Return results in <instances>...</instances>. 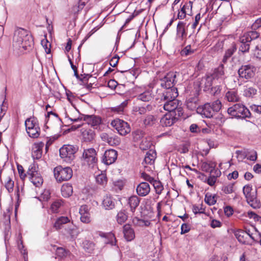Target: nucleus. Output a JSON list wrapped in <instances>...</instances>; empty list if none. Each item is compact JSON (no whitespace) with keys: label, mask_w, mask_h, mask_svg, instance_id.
<instances>
[{"label":"nucleus","mask_w":261,"mask_h":261,"mask_svg":"<svg viewBox=\"0 0 261 261\" xmlns=\"http://www.w3.org/2000/svg\"><path fill=\"white\" fill-rule=\"evenodd\" d=\"M138 99L145 102H148L153 99V94L151 90H146L138 95Z\"/></svg>","instance_id":"33"},{"label":"nucleus","mask_w":261,"mask_h":261,"mask_svg":"<svg viewBox=\"0 0 261 261\" xmlns=\"http://www.w3.org/2000/svg\"><path fill=\"white\" fill-rule=\"evenodd\" d=\"M234 236L241 243L243 244H248V235L244 230L241 229L237 230L234 232Z\"/></svg>","instance_id":"28"},{"label":"nucleus","mask_w":261,"mask_h":261,"mask_svg":"<svg viewBox=\"0 0 261 261\" xmlns=\"http://www.w3.org/2000/svg\"><path fill=\"white\" fill-rule=\"evenodd\" d=\"M225 98L229 102H235L240 100V97L236 90H230L226 94Z\"/></svg>","instance_id":"27"},{"label":"nucleus","mask_w":261,"mask_h":261,"mask_svg":"<svg viewBox=\"0 0 261 261\" xmlns=\"http://www.w3.org/2000/svg\"><path fill=\"white\" fill-rule=\"evenodd\" d=\"M228 113L235 117L246 118L249 117L250 113L245 106L237 103L230 107L227 110Z\"/></svg>","instance_id":"5"},{"label":"nucleus","mask_w":261,"mask_h":261,"mask_svg":"<svg viewBox=\"0 0 261 261\" xmlns=\"http://www.w3.org/2000/svg\"><path fill=\"white\" fill-rule=\"evenodd\" d=\"M122 232L124 238L127 242H131L135 238L134 229L129 224H126L123 226Z\"/></svg>","instance_id":"21"},{"label":"nucleus","mask_w":261,"mask_h":261,"mask_svg":"<svg viewBox=\"0 0 261 261\" xmlns=\"http://www.w3.org/2000/svg\"><path fill=\"white\" fill-rule=\"evenodd\" d=\"M156 122V118L153 115H148L144 120V124L145 125H152Z\"/></svg>","instance_id":"52"},{"label":"nucleus","mask_w":261,"mask_h":261,"mask_svg":"<svg viewBox=\"0 0 261 261\" xmlns=\"http://www.w3.org/2000/svg\"><path fill=\"white\" fill-rule=\"evenodd\" d=\"M176 72L171 71L161 80V86L164 88H175L174 85L177 82Z\"/></svg>","instance_id":"12"},{"label":"nucleus","mask_w":261,"mask_h":261,"mask_svg":"<svg viewBox=\"0 0 261 261\" xmlns=\"http://www.w3.org/2000/svg\"><path fill=\"white\" fill-rule=\"evenodd\" d=\"M72 169L68 167L58 166L54 170V176L57 181L60 182L70 179L72 176Z\"/></svg>","instance_id":"3"},{"label":"nucleus","mask_w":261,"mask_h":261,"mask_svg":"<svg viewBox=\"0 0 261 261\" xmlns=\"http://www.w3.org/2000/svg\"><path fill=\"white\" fill-rule=\"evenodd\" d=\"M33 44V38L29 31L18 27L15 28L13 37L14 47L27 50L29 49Z\"/></svg>","instance_id":"1"},{"label":"nucleus","mask_w":261,"mask_h":261,"mask_svg":"<svg viewBox=\"0 0 261 261\" xmlns=\"http://www.w3.org/2000/svg\"><path fill=\"white\" fill-rule=\"evenodd\" d=\"M77 148L71 145H65L60 150V156L64 161L68 163H71L75 159V153Z\"/></svg>","instance_id":"4"},{"label":"nucleus","mask_w":261,"mask_h":261,"mask_svg":"<svg viewBox=\"0 0 261 261\" xmlns=\"http://www.w3.org/2000/svg\"><path fill=\"white\" fill-rule=\"evenodd\" d=\"M252 186L249 185H246L244 187L243 191L246 200L248 198H251L252 195H255L252 193Z\"/></svg>","instance_id":"47"},{"label":"nucleus","mask_w":261,"mask_h":261,"mask_svg":"<svg viewBox=\"0 0 261 261\" xmlns=\"http://www.w3.org/2000/svg\"><path fill=\"white\" fill-rule=\"evenodd\" d=\"M256 93V90L253 87H249L244 90V94L246 96L250 97L255 95Z\"/></svg>","instance_id":"61"},{"label":"nucleus","mask_w":261,"mask_h":261,"mask_svg":"<svg viewBox=\"0 0 261 261\" xmlns=\"http://www.w3.org/2000/svg\"><path fill=\"white\" fill-rule=\"evenodd\" d=\"M208 74L213 77L214 84L223 83L225 77L224 65L223 64L220 65L217 68L214 69L212 73Z\"/></svg>","instance_id":"14"},{"label":"nucleus","mask_w":261,"mask_h":261,"mask_svg":"<svg viewBox=\"0 0 261 261\" xmlns=\"http://www.w3.org/2000/svg\"><path fill=\"white\" fill-rule=\"evenodd\" d=\"M117 158V152L114 149H109L105 151L103 162L105 164L111 165L114 163Z\"/></svg>","instance_id":"18"},{"label":"nucleus","mask_w":261,"mask_h":261,"mask_svg":"<svg viewBox=\"0 0 261 261\" xmlns=\"http://www.w3.org/2000/svg\"><path fill=\"white\" fill-rule=\"evenodd\" d=\"M116 219L117 222L121 224L124 223L127 219V215L124 211L119 212L117 215Z\"/></svg>","instance_id":"45"},{"label":"nucleus","mask_w":261,"mask_h":261,"mask_svg":"<svg viewBox=\"0 0 261 261\" xmlns=\"http://www.w3.org/2000/svg\"><path fill=\"white\" fill-rule=\"evenodd\" d=\"M83 120L90 125L93 129H97L98 131H101V125L102 124V119L100 117L94 115H84Z\"/></svg>","instance_id":"10"},{"label":"nucleus","mask_w":261,"mask_h":261,"mask_svg":"<svg viewBox=\"0 0 261 261\" xmlns=\"http://www.w3.org/2000/svg\"><path fill=\"white\" fill-rule=\"evenodd\" d=\"M99 235L106 239L105 241L106 244H110L112 246L116 245L117 240L114 233L99 232Z\"/></svg>","instance_id":"26"},{"label":"nucleus","mask_w":261,"mask_h":261,"mask_svg":"<svg viewBox=\"0 0 261 261\" xmlns=\"http://www.w3.org/2000/svg\"><path fill=\"white\" fill-rule=\"evenodd\" d=\"M133 223L135 225L140 227L149 226L150 225V221L139 219L137 217L133 219Z\"/></svg>","instance_id":"44"},{"label":"nucleus","mask_w":261,"mask_h":261,"mask_svg":"<svg viewBox=\"0 0 261 261\" xmlns=\"http://www.w3.org/2000/svg\"><path fill=\"white\" fill-rule=\"evenodd\" d=\"M150 191V187L146 182H142L139 184L136 188V192L137 194L141 197H144L147 195Z\"/></svg>","instance_id":"22"},{"label":"nucleus","mask_w":261,"mask_h":261,"mask_svg":"<svg viewBox=\"0 0 261 261\" xmlns=\"http://www.w3.org/2000/svg\"><path fill=\"white\" fill-rule=\"evenodd\" d=\"M202 82H204V88L205 90L210 89L213 83H214L213 77L210 76L208 73L203 79Z\"/></svg>","instance_id":"43"},{"label":"nucleus","mask_w":261,"mask_h":261,"mask_svg":"<svg viewBox=\"0 0 261 261\" xmlns=\"http://www.w3.org/2000/svg\"><path fill=\"white\" fill-rule=\"evenodd\" d=\"M244 38V36L243 35L240 38L241 45L239 47V50L243 53L248 52L250 49V42H249L247 39L246 41Z\"/></svg>","instance_id":"31"},{"label":"nucleus","mask_w":261,"mask_h":261,"mask_svg":"<svg viewBox=\"0 0 261 261\" xmlns=\"http://www.w3.org/2000/svg\"><path fill=\"white\" fill-rule=\"evenodd\" d=\"M73 192L72 186L68 184L63 185L61 187L62 195L64 197L70 196Z\"/></svg>","instance_id":"36"},{"label":"nucleus","mask_w":261,"mask_h":261,"mask_svg":"<svg viewBox=\"0 0 261 261\" xmlns=\"http://www.w3.org/2000/svg\"><path fill=\"white\" fill-rule=\"evenodd\" d=\"M151 184L154 187L156 193L158 195L161 194L164 189L162 183L160 181L154 179Z\"/></svg>","instance_id":"49"},{"label":"nucleus","mask_w":261,"mask_h":261,"mask_svg":"<svg viewBox=\"0 0 261 261\" xmlns=\"http://www.w3.org/2000/svg\"><path fill=\"white\" fill-rule=\"evenodd\" d=\"M70 222L67 217L62 216L57 219L54 223V227L57 230L62 228V225Z\"/></svg>","instance_id":"34"},{"label":"nucleus","mask_w":261,"mask_h":261,"mask_svg":"<svg viewBox=\"0 0 261 261\" xmlns=\"http://www.w3.org/2000/svg\"><path fill=\"white\" fill-rule=\"evenodd\" d=\"M128 105V100H125L123 101L120 105L113 107L111 108V111L117 114H121L123 111L124 109Z\"/></svg>","instance_id":"39"},{"label":"nucleus","mask_w":261,"mask_h":261,"mask_svg":"<svg viewBox=\"0 0 261 261\" xmlns=\"http://www.w3.org/2000/svg\"><path fill=\"white\" fill-rule=\"evenodd\" d=\"M90 0H79L77 5L74 6L72 8L71 11L74 14L79 13L86 6Z\"/></svg>","instance_id":"38"},{"label":"nucleus","mask_w":261,"mask_h":261,"mask_svg":"<svg viewBox=\"0 0 261 261\" xmlns=\"http://www.w3.org/2000/svg\"><path fill=\"white\" fill-rule=\"evenodd\" d=\"M29 136L33 138H38L40 133V128L39 126L35 127L34 128L29 129L27 131Z\"/></svg>","instance_id":"46"},{"label":"nucleus","mask_w":261,"mask_h":261,"mask_svg":"<svg viewBox=\"0 0 261 261\" xmlns=\"http://www.w3.org/2000/svg\"><path fill=\"white\" fill-rule=\"evenodd\" d=\"M221 102L217 100L212 103H206L197 109V113L205 118L212 117L215 113L218 112L221 108Z\"/></svg>","instance_id":"2"},{"label":"nucleus","mask_w":261,"mask_h":261,"mask_svg":"<svg viewBox=\"0 0 261 261\" xmlns=\"http://www.w3.org/2000/svg\"><path fill=\"white\" fill-rule=\"evenodd\" d=\"M191 230V225L188 223H183L181 226L180 234H185Z\"/></svg>","instance_id":"64"},{"label":"nucleus","mask_w":261,"mask_h":261,"mask_svg":"<svg viewBox=\"0 0 261 261\" xmlns=\"http://www.w3.org/2000/svg\"><path fill=\"white\" fill-rule=\"evenodd\" d=\"M192 211L195 214L205 213V209L202 207V204L200 205V206L194 205L193 206Z\"/></svg>","instance_id":"58"},{"label":"nucleus","mask_w":261,"mask_h":261,"mask_svg":"<svg viewBox=\"0 0 261 261\" xmlns=\"http://www.w3.org/2000/svg\"><path fill=\"white\" fill-rule=\"evenodd\" d=\"M41 45L43 47V48L45 49V51L46 54H49L50 53V44L49 42L47 41L46 39H43L41 41Z\"/></svg>","instance_id":"56"},{"label":"nucleus","mask_w":261,"mask_h":261,"mask_svg":"<svg viewBox=\"0 0 261 261\" xmlns=\"http://www.w3.org/2000/svg\"><path fill=\"white\" fill-rule=\"evenodd\" d=\"M133 136L135 141H138L143 137V133L141 130H137L133 133Z\"/></svg>","instance_id":"59"},{"label":"nucleus","mask_w":261,"mask_h":261,"mask_svg":"<svg viewBox=\"0 0 261 261\" xmlns=\"http://www.w3.org/2000/svg\"><path fill=\"white\" fill-rule=\"evenodd\" d=\"M1 181L9 193H12L14 190V181L10 175H6L1 178Z\"/></svg>","instance_id":"24"},{"label":"nucleus","mask_w":261,"mask_h":261,"mask_svg":"<svg viewBox=\"0 0 261 261\" xmlns=\"http://www.w3.org/2000/svg\"><path fill=\"white\" fill-rule=\"evenodd\" d=\"M44 144L42 142L34 143L32 148V157L34 160H39L42 155V149Z\"/></svg>","instance_id":"20"},{"label":"nucleus","mask_w":261,"mask_h":261,"mask_svg":"<svg viewBox=\"0 0 261 261\" xmlns=\"http://www.w3.org/2000/svg\"><path fill=\"white\" fill-rule=\"evenodd\" d=\"M102 206L106 210H112L115 207V201L113 197L110 195H106L103 197Z\"/></svg>","instance_id":"25"},{"label":"nucleus","mask_w":261,"mask_h":261,"mask_svg":"<svg viewBox=\"0 0 261 261\" xmlns=\"http://www.w3.org/2000/svg\"><path fill=\"white\" fill-rule=\"evenodd\" d=\"M193 2L190 1L185 3L184 4L180 5V8L178 10L177 18L179 19H184L186 17V15L192 16Z\"/></svg>","instance_id":"13"},{"label":"nucleus","mask_w":261,"mask_h":261,"mask_svg":"<svg viewBox=\"0 0 261 261\" xmlns=\"http://www.w3.org/2000/svg\"><path fill=\"white\" fill-rule=\"evenodd\" d=\"M132 111L136 115L138 114L143 115L147 112L146 107L137 105L133 107Z\"/></svg>","instance_id":"50"},{"label":"nucleus","mask_w":261,"mask_h":261,"mask_svg":"<svg viewBox=\"0 0 261 261\" xmlns=\"http://www.w3.org/2000/svg\"><path fill=\"white\" fill-rule=\"evenodd\" d=\"M96 156V150L93 148L85 149L83 153L85 162L92 167H94L97 163V158Z\"/></svg>","instance_id":"11"},{"label":"nucleus","mask_w":261,"mask_h":261,"mask_svg":"<svg viewBox=\"0 0 261 261\" xmlns=\"http://www.w3.org/2000/svg\"><path fill=\"white\" fill-rule=\"evenodd\" d=\"M80 220L82 222L85 224H89L91 222L90 214L80 215Z\"/></svg>","instance_id":"60"},{"label":"nucleus","mask_w":261,"mask_h":261,"mask_svg":"<svg viewBox=\"0 0 261 261\" xmlns=\"http://www.w3.org/2000/svg\"><path fill=\"white\" fill-rule=\"evenodd\" d=\"M111 124L121 136H125L130 132L131 129L129 125L123 120L114 119L111 122Z\"/></svg>","instance_id":"8"},{"label":"nucleus","mask_w":261,"mask_h":261,"mask_svg":"<svg viewBox=\"0 0 261 261\" xmlns=\"http://www.w3.org/2000/svg\"><path fill=\"white\" fill-rule=\"evenodd\" d=\"M255 72L256 68L250 64L242 65L238 70L239 76L246 80L253 77Z\"/></svg>","instance_id":"9"},{"label":"nucleus","mask_w":261,"mask_h":261,"mask_svg":"<svg viewBox=\"0 0 261 261\" xmlns=\"http://www.w3.org/2000/svg\"><path fill=\"white\" fill-rule=\"evenodd\" d=\"M244 39L246 41V39L249 42L253 40L257 39L259 37V33L256 31H249L246 33L243 34Z\"/></svg>","instance_id":"42"},{"label":"nucleus","mask_w":261,"mask_h":261,"mask_svg":"<svg viewBox=\"0 0 261 261\" xmlns=\"http://www.w3.org/2000/svg\"><path fill=\"white\" fill-rule=\"evenodd\" d=\"M204 201L209 205H214L217 202L216 195L207 193L205 195Z\"/></svg>","instance_id":"40"},{"label":"nucleus","mask_w":261,"mask_h":261,"mask_svg":"<svg viewBox=\"0 0 261 261\" xmlns=\"http://www.w3.org/2000/svg\"><path fill=\"white\" fill-rule=\"evenodd\" d=\"M96 182L102 186H105L107 184V177L106 174L101 173L96 177Z\"/></svg>","instance_id":"48"},{"label":"nucleus","mask_w":261,"mask_h":261,"mask_svg":"<svg viewBox=\"0 0 261 261\" xmlns=\"http://www.w3.org/2000/svg\"><path fill=\"white\" fill-rule=\"evenodd\" d=\"M194 53V50H191L190 45L186 46L181 51L182 56H188Z\"/></svg>","instance_id":"62"},{"label":"nucleus","mask_w":261,"mask_h":261,"mask_svg":"<svg viewBox=\"0 0 261 261\" xmlns=\"http://www.w3.org/2000/svg\"><path fill=\"white\" fill-rule=\"evenodd\" d=\"M63 201L62 200H57L54 202L51 205V210L54 213H57L59 208L62 205Z\"/></svg>","instance_id":"51"},{"label":"nucleus","mask_w":261,"mask_h":261,"mask_svg":"<svg viewBox=\"0 0 261 261\" xmlns=\"http://www.w3.org/2000/svg\"><path fill=\"white\" fill-rule=\"evenodd\" d=\"M140 199L136 195H132L127 200V206L130 208V211L134 213L139 206Z\"/></svg>","instance_id":"23"},{"label":"nucleus","mask_w":261,"mask_h":261,"mask_svg":"<svg viewBox=\"0 0 261 261\" xmlns=\"http://www.w3.org/2000/svg\"><path fill=\"white\" fill-rule=\"evenodd\" d=\"M107 143L111 146L118 145L120 143V140L117 136H110Z\"/></svg>","instance_id":"55"},{"label":"nucleus","mask_w":261,"mask_h":261,"mask_svg":"<svg viewBox=\"0 0 261 261\" xmlns=\"http://www.w3.org/2000/svg\"><path fill=\"white\" fill-rule=\"evenodd\" d=\"M164 109L168 111V113H172L178 117L182 114V108L181 107V103L177 99H172L165 101Z\"/></svg>","instance_id":"6"},{"label":"nucleus","mask_w":261,"mask_h":261,"mask_svg":"<svg viewBox=\"0 0 261 261\" xmlns=\"http://www.w3.org/2000/svg\"><path fill=\"white\" fill-rule=\"evenodd\" d=\"M161 96V100L163 101L175 99L178 96L177 89L175 88H165Z\"/></svg>","instance_id":"16"},{"label":"nucleus","mask_w":261,"mask_h":261,"mask_svg":"<svg viewBox=\"0 0 261 261\" xmlns=\"http://www.w3.org/2000/svg\"><path fill=\"white\" fill-rule=\"evenodd\" d=\"M210 166L211 168H213V169L211 170V175L217 179V178L221 175V171L215 168L216 166L215 164L212 163Z\"/></svg>","instance_id":"53"},{"label":"nucleus","mask_w":261,"mask_h":261,"mask_svg":"<svg viewBox=\"0 0 261 261\" xmlns=\"http://www.w3.org/2000/svg\"><path fill=\"white\" fill-rule=\"evenodd\" d=\"M17 167L20 179L24 180L28 175L27 173H24L23 167L21 165H17Z\"/></svg>","instance_id":"57"},{"label":"nucleus","mask_w":261,"mask_h":261,"mask_svg":"<svg viewBox=\"0 0 261 261\" xmlns=\"http://www.w3.org/2000/svg\"><path fill=\"white\" fill-rule=\"evenodd\" d=\"M198 105V98L197 97L189 98L186 102V106L188 109L194 111L197 110Z\"/></svg>","instance_id":"32"},{"label":"nucleus","mask_w":261,"mask_h":261,"mask_svg":"<svg viewBox=\"0 0 261 261\" xmlns=\"http://www.w3.org/2000/svg\"><path fill=\"white\" fill-rule=\"evenodd\" d=\"M234 185L233 184H229L223 187L222 190L226 194L232 193L234 192L233 190Z\"/></svg>","instance_id":"54"},{"label":"nucleus","mask_w":261,"mask_h":261,"mask_svg":"<svg viewBox=\"0 0 261 261\" xmlns=\"http://www.w3.org/2000/svg\"><path fill=\"white\" fill-rule=\"evenodd\" d=\"M155 158V152L153 150H150L146 153L142 164L152 165L154 163Z\"/></svg>","instance_id":"30"},{"label":"nucleus","mask_w":261,"mask_h":261,"mask_svg":"<svg viewBox=\"0 0 261 261\" xmlns=\"http://www.w3.org/2000/svg\"><path fill=\"white\" fill-rule=\"evenodd\" d=\"M65 233L71 239H75L80 233L78 229L74 227L68 226L65 228Z\"/></svg>","instance_id":"35"},{"label":"nucleus","mask_w":261,"mask_h":261,"mask_svg":"<svg viewBox=\"0 0 261 261\" xmlns=\"http://www.w3.org/2000/svg\"><path fill=\"white\" fill-rule=\"evenodd\" d=\"M27 174L30 181L36 187L42 185L43 180L39 172L37 170L35 165L31 164L27 171Z\"/></svg>","instance_id":"7"},{"label":"nucleus","mask_w":261,"mask_h":261,"mask_svg":"<svg viewBox=\"0 0 261 261\" xmlns=\"http://www.w3.org/2000/svg\"><path fill=\"white\" fill-rule=\"evenodd\" d=\"M174 114L172 113H167L164 115L161 119L160 123L162 126L168 127L173 125L176 120V116Z\"/></svg>","instance_id":"19"},{"label":"nucleus","mask_w":261,"mask_h":261,"mask_svg":"<svg viewBox=\"0 0 261 261\" xmlns=\"http://www.w3.org/2000/svg\"><path fill=\"white\" fill-rule=\"evenodd\" d=\"M237 45L234 42H232L229 47L225 51L222 61L226 63L227 60L230 58L234 53L237 50Z\"/></svg>","instance_id":"29"},{"label":"nucleus","mask_w":261,"mask_h":261,"mask_svg":"<svg viewBox=\"0 0 261 261\" xmlns=\"http://www.w3.org/2000/svg\"><path fill=\"white\" fill-rule=\"evenodd\" d=\"M248 203L253 208H259L261 206L260 202L258 200L255 195H252L251 198L247 199Z\"/></svg>","instance_id":"41"},{"label":"nucleus","mask_w":261,"mask_h":261,"mask_svg":"<svg viewBox=\"0 0 261 261\" xmlns=\"http://www.w3.org/2000/svg\"><path fill=\"white\" fill-rule=\"evenodd\" d=\"M25 126L26 130L34 128L35 127L38 126L37 119L34 117H30L28 118L25 121Z\"/></svg>","instance_id":"37"},{"label":"nucleus","mask_w":261,"mask_h":261,"mask_svg":"<svg viewBox=\"0 0 261 261\" xmlns=\"http://www.w3.org/2000/svg\"><path fill=\"white\" fill-rule=\"evenodd\" d=\"M186 23L184 21H179L176 27V39L180 43L185 42L187 39V32Z\"/></svg>","instance_id":"15"},{"label":"nucleus","mask_w":261,"mask_h":261,"mask_svg":"<svg viewBox=\"0 0 261 261\" xmlns=\"http://www.w3.org/2000/svg\"><path fill=\"white\" fill-rule=\"evenodd\" d=\"M81 133L82 139L85 142H91L95 138V132L89 127H83L81 129Z\"/></svg>","instance_id":"17"},{"label":"nucleus","mask_w":261,"mask_h":261,"mask_svg":"<svg viewBox=\"0 0 261 261\" xmlns=\"http://www.w3.org/2000/svg\"><path fill=\"white\" fill-rule=\"evenodd\" d=\"M90 209L87 205L84 204L81 206L79 209V213L80 215H86L90 214Z\"/></svg>","instance_id":"63"}]
</instances>
